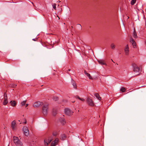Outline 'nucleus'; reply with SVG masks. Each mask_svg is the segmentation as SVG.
<instances>
[{
    "label": "nucleus",
    "instance_id": "nucleus-1",
    "mask_svg": "<svg viewBox=\"0 0 146 146\" xmlns=\"http://www.w3.org/2000/svg\"><path fill=\"white\" fill-rule=\"evenodd\" d=\"M13 141L15 145L17 146H22V143L18 137L14 136L13 137Z\"/></svg>",
    "mask_w": 146,
    "mask_h": 146
},
{
    "label": "nucleus",
    "instance_id": "nucleus-2",
    "mask_svg": "<svg viewBox=\"0 0 146 146\" xmlns=\"http://www.w3.org/2000/svg\"><path fill=\"white\" fill-rule=\"evenodd\" d=\"M48 106L47 105H44L42 107V112L44 115H46L48 112Z\"/></svg>",
    "mask_w": 146,
    "mask_h": 146
},
{
    "label": "nucleus",
    "instance_id": "nucleus-3",
    "mask_svg": "<svg viewBox=\"0 0 146 146\" xmlns=\"http://www.w3.org/2000/svg\"><path fill=\"white\" fill-rule=\"evenodd\" d=\"M65 113L68 115L70 116L73 114V112L69 109L66 108L64 110Z\"/></svg>",
    "mask_w": 146,
    "mask_h": 146
},
{
    "label": "nucleus",
    "instance_id": "nucleus-4",
    "mask_svg": "<svg viewBox=\"0 0 146 146\" xmlns=\"http://www.w3.org/2000/svg\"><path fill=\"white\" fill-rule=\"evenodd\" d=\"M23 131L24 134L26 136H28L29 133L28 128L26 126H24L23 128Z\"/></svg>",
    "mask_w": 146,
    "mask_h": 146
},
{
    "label": "nucleus",
    "instance_id": "nucleus-5",
    "mask_svg": "<svg viewBox=\"0 0 146 146\" xmlns=\"http://www.w3.org/2000/svg\"><path fill=\"white\" fill-rule=\"evenodd\" d=\"M42 104L43 103L42 102H36L33 103V105L34 107L37 108L41 106Z\"/></svg>",
    "mask_w": 146,
    "mask_h": 146
},
{
    "label": "nucleus",
    "instance_id": "nucleus-6",
    "mask_svg": "<svg viewBox=\"0 0 146 146\" xmlns=\"http://www.w3.org/2000/svg\"><path fill=\"white\" fill-rule=\"evenodd\" d=\"M86 101L89 105L91 106H94V104L91 99L88 98L87 99Z\"/></svg>",
    "mask_w": 146,
    "mask_h": 146
},
{
    "label": "nucleus",
    "instance_id": "nucleus-7",
    "mask_svg": "<svg viewBox=\"0 0 146 146\" xmlns=\"http://www.w3.org/2000/svg\"><path fill=\"white\" fill-rule=\"evenodd\" d=\"M52 140L51 138H48L44 140V144L45 145H47Z\"/></svg>",
    "mask_w": 146,
    "mask_h": 146
},
{
    "label": "nucleus",
    "instance_id": "nucleus-8",
    "mask_svg": "<svg viewBox=\"0 0 146 146\" xmlns=\"http://www.w3.org/2000/svg\"><path fill=\"white\" fill-rule=\"evenodd\" d=\"M11 127L13 130H15L16 128V122L14 120L11 122Z\"/></svg>",
    "mask_w": 146,
    "mask_h": 146
},
{
    "label": "nucleus",
    "instance_id": "nucleus-9",
    "mask_svg": "<svg viewBox=\"0 0 146 146\" xmlns=\"http://www.w3.org/2000/svg\"><path fill=\"white\" fill-rule=\"evenodd\" d=\"M124 51L125 54L127 55L129 54V48L128 45H127L124 48Z\"/></svg>",
    "mask_w": 146,
    "mask_h": 146
},
{
    "label": "nucleus",
    "instance_id": "nucleus-10",
    "mask_svg": "<svg viewBox=\"0 0 146 146\" xmlns=\"http://www.w3.org/2000/svg\"><path fill=\"white\" fill-rule=\"evenodd\" d=\"M133 71L136 72H138L139 71V68L137 67V66L135 64H133Z\"/></svg>",
    "mask_w": 146,
    "mask_h": 146
},
{
    "label": "nucleus",
    "instance_id": "nucleus-11",
    "mask_svg": "<svg viewBox=\"0 0 146 146\" xmlns=\"http://www.w3.org/2000/svg\"><path fill=\"white\" fill-rule=\"evenodd\" d=\"M4 100L3 102V104L4 105H6L8 103V101L7 100V94L5 93L4 94Z\"/></svg>",
    "mask_w": 146,
    "mask_h": 146
},
{
    "label": "nucleus",
    "instance_id": "nucleus-12",
    "mask_svg": "<svg viewBox=\"0 0 146 146\" xmlns=\"http://www.w3.org/2000/svg\"><path fill=\"white\" fill-rule=\"evenodd\" d=\"M130 41L132 43L133 47L135 48L136 47V44L134 40L132 38H131L130 39Z\"/></svg>",
    "mask_w": 146,
    "mask_h": 146
},
{
    "label": "nucleus",
    "instance_id": "nucleus-13",
    "mask_svg": "<svg viewBox=\"0 0 146 146\" xmlns=\"http://www.w3.org/2000/svg\"><path fill=\"white\" fill-rule=\"evenodd\" d=\"M58 139L57 138H56L55 139V140L53 141L51 144V146H55V145H56L57 143L58 142Z\"/></svg>",
    "mask_w": 146,
    "mask_h": 146
},
{
    "label": "nucleus",
    "instance_id": "nucleus-14",
    "mask_svg": "<svg viewBox=\"0 0 146 146\" xmlns=\"http://www.w3.org/2000/svg\"><path fill=\"white\" fill-rule=\"evenodd\" d=\"M98 62L99 63L102 65H106V64L105 62L104 61V60H98Z\"/></svg>",
    "mask_w": 146,
    "mask_h": 146
},
{
    "label": "nucleus",
    "instance_id": "nucleus-15",
    "mask_svg": "<svg viewBox=\"0 0 146 146\" xmlns=\"http://www.w3.org/2000/svg\"><path fill=\"white\" fill-rule=\"evenodd\" d=\"M11 105L13 107L15 106L16 104V103L15 101H11L10 102Z\"/></svg>",
    "mask_w": 146,
    "mask_h": 146
},
{
    "label": "nucleus",
    "instance_id": "nucleus-16",
    "mask_svg": "<svg viewBox=\"0 0 146 146\" xmlns=\"http://www.w3.org/2000/svg\"><path fill=\"white\" fill-rule=\"evenodd\" d=\"M133 37L135 38H137V33L135 29H134L133 33Z\"/></svg>",
    "mask_w": 146,
    "mask_h": 146
},
{
    "label": "nucleus",
    "instance_id": "nucleus-17",
    "mask_svg": "<svg viewBox=\"0 0 146 146\" xmlns=\"http://www.w3.org/2000/svg\"><path fill=\"white\" fill-rule=\"evenodd\" d=\"M95 95L96 97L98 100H100L101 99V98L100 97L98 93H96Z\"/></svg>",
    "mask_w": 146,
    "mask_h": 146
},
{
    "label": "nucleus",
    "instance_id": "nucleus-18",
    "mask_svg": "<svg viewBox=\"0 0 146 146\" xmlns=\"http://www.w3.org/2000/svg\"><path fill=\"white\" fill-rule=\"evenodd\" d=\"M72 85L73 86L74 88L76 89L77 88V86L76 85V83L74 82V81H72Z\"/></svg>",
    "mask_w": 146,
    "mask_h": 146
},
{
    "label": "nucleus",
    "instance_id": "nucleus-19",
    "mask_svg": "<svg viewBox=\"0 0 146 146\" xmlns=\"http://www.w3.org/2000/svg\"><path fill=\"white\" fill-rule=\"evenodd\" d=\"M60 120L61 123L63 124H64L65 123V120L64 118H61Z\"/></svg>",
    "mask_w": 146,
    "mask_h": 146
},
{
    "label": "nucleus",
    "instance_id": "nucleus-20",
    "mask_svg": "<svg viewBox=\"0 0 146 146\" xmlns=\"http://www.w3.org/2000/svg\"><path fill=\"white\" fill-rule=\"evenodd\" d=\"M66 137V135L64 134H63L61 135V138L63 140H64Z\"/></svg>",
    "mask_w": 146,
    "mask_h": 146
},
{
    "label": "nucleus",
    "instance_id": "nucleus-21",
    "mask_svg": "<svg viewBox=\"0 0 146 146\" xmlns=\"http://www.w3.org/2000/svg\"><path fill=\"white\" fill-rule=\"evenodd\" d=\"M76 98H78L79 100H81V101H84V99L82 98H80L78 96H76Z\"/></svg>",
    "mask_w": 146,
    "mask_h": 146
},
{
    "label": "nucleus",
    "instance_id": "nucleus-22",
    "mask_svg": "<svg viewBox=\"0 0 146 146\" xmlns=\"http://www.w3.org/2000/svg\"><path fill=\"white\" fill-rule=\"evenodd\" d=\"M86 75L90 79H92V77L90 76V74L86 72Z\"/></svg>",
    "mask_w": 146,
    "mask_h": 146
},
{
    "label": "nucleus",
    "instance_id": "nucleus-23",
    "mask_svg": "<svg viewBox=\"0 0 146 146\" xmlns=\"http://www.w3.org/2000/svg\"><path fill=\"white\" fill-rule=\"evenodd\" d=\"M26 100L23 101L21 103V106H23L26 103Z\"/></svg>",
    "mask_w": 146,
    "mask_h": 146
},
{
    "label": "nucleus",
    "instance_id": "nucleus-24",
    "mask_svg": "<svg viewBox=\"0 0 146 146\" xmlns=\"http://www.w3.org/2000/svg\"><path fill=\"white\" fill-rule=\"evenodd\" d=\"M111 47L112 49H113L115 48V45L113 43H112L111 45Z\"/></svg>",
    "mask_w": 146,
    "mask_h": 146
},
{
    "label": "nucleus",
    "instance_id": "nucleus-25",
    "mask_svg": "<svg viewBox=\"0 0 146 146\" xmlns=\"http://www.w3.org/2000/svg\"><path fill=\"white\" fill-rule=\"evenodd\" d=\"M136 0H132L131 2V4L133 5L135 3Z\"/></svg>",
    "mask_w": 146,
    "mask_h": 146
},
{
    "label": "nucleus",
    "instance_id": "nucleus-26",
    "mask_svg": "<svg viewBox=\"0 0 146 146\" xmlns=\"http://www.w3.org/2000/svg\"><path fill=\"white\" fill-rule=\"evenodd\" d=\"M120 90L121 92H124L125 90V89L124 88L122 87L121 89Z\"/></svg>",
    "mask_w": 146,
    "mask_h": 146
},
{
    "label": "nucleus",
    "instance_id": "nucleus-27",
    "mask_svg": "<svg viewBox=\"0 0 146 146\" xmlns=\"http://www.w3.org/2000/svg\"><path fill=\"white\" fill-rule=\"evenodd\" d=\"M52 6L53 7V8L55 9V10L56 9V4L55 3L53 4L52 5Z\"/></svg>",
    "mask_w": 146,
    "mask_h": 146
},
{
    "label": "nucleus",
    "instance_id": "nucleus-28",
    "mask_svg": "<svg viewBox=\"0 0 146 146\" xmlns=\"http://www.w3.org/2000/svg\"><path fill=\"white\" fill-rule=\"evenodd\" d=\"M63 102H64V104H65V103H66L67 102V101L66 100H63Z\"/></svg>",
    "mask_w": 146,
    "mask_h": 146
},
{
    "label": "nucleus",
    "instance_id": "nucleus-29",
    "mask_svg": "<svg viewBox=\"0 0 146 146\" xmlns=\"http://www.w3.org/2000/svg\"><path fill=\"white\" fill-rule=\"evenodd\" d=\"M57 133L56 132L53 133V135L54 136H55L56 135Z\"/></svg>",
    "mask_w": 146,
    "mask_h": 146
},
{
    "label": "nucleus",
    "instance_id": "nucleus-30",
    "mask_svg": "<svg viewBox=\"0 0 146 146\" xmlns=\"http://www.w3.org/2000/svg\"><path fill=\"white\" fill-rule=\"evenodd\" d=\"M16 85H15V84H13V87H14L16 86Z\"/></svg>",
    "mask_w": 146,
    "mask_h": 146
},
{
    "label": "nucleus",
    "instance_id": "nucleus-31",
    "mask_svg": "<svg viewBox=\"0 0 146 146\" xmlns=\"http://www.w3.org/2000/svg\"><path fill=\"white\" fill-rule=\"evenodd\" d=\"M56 113H53V114L54 115H55L56 114Z\"/></svg>",
    "mask_w": 146,
    "mask_h": 146
},
{
    "label": "nucleus",
    "instance_id": "nucleus-32",
    "mask_svg": "<svg viewBox=\"0 0 146 146\" xmlns=\"http://www.w3.org/2000/svg\"><path fill=\"white\" fill-rule=\"evenodd\" d=\"M28 104H26V107H27L28 106Z\"/></svg>",
    "mask_w": 146,
    "mask_h": 146
},
{
    "label": "nucleus",
    "instance_id": "nucleus-33",
    "mask_svg": "<svg viewBox=\"0 0 146 146\" xmlns=\"http://www.w3.org/2000/svg\"><path fill=\"white\" fill-rule=\"evenodd\" d=\"M60 1H58L57 2H58V3H60Z\"/></svg>",
    "mask_w": 146,
    "mask_h": 146
},
{
    "label": "nucleus",
    "instance_id": "nucleus-34",
    "mask_svg": "<svg viewBox=\"0 0 146 146\" xmlns=\"http://www.w3.org/2000/svg\"><path fill=\"white\" fill-rule=\"evenodd\" d=\"M24 123H26V120L24 122Z\"/></svg>",
    "mask_w": 146,
    "mask_h": 146
},
{
    "label": "nucleus",
    "instance_id": "nucleus-35",
    "mask_svg": "<svg viewBox=\"0 0 146 146\" xmlns=\"http://www.w3.org/2000/svg\"><path fill=\"white\" fill-rule=\"evenodd\" d=\"M86 72L85 71H84V73L86 75Z\"/></svg>",
    "mask_w": 146,
    "mask_h": 146
},
{
    "label": "nucleus",
    "instance_id": "nucleus-36",
    "mask_svg": "<svg viewBox=\"0 0 146 146\" xmlns=\"http://www.w3.org/2000/svg\"><path fill=\"white\" fill-rule=\"evenodd\" d=\"M78 25H79V26H80V27H81V25H80L79 24H78Z\"/></svg>",
    "mask_w": 146,
    "mask_h": 146
},
{
    "label": "nucleus",
    "instance_id": "nucleus-37",
    "mask_svg": "<svg viewBox=\"0 0 146 146\" xmlns=\"http://www.w3.org/2000/svg\"><path fill=\"white\" fill-rule=\"evenodd\" d=\"M33 40H34V41H35V39H34H34H33Z\"/></svg>",
    "mask_w": 146,
    "mask_h": 146
},
{
    "label": "nucleus",
    "instance_id": "nucleus-38",
    "mask_svg": "<svg viewBox=\"0 0 146 146\" xmlns=\"http://www.w3.org/2000/svg\"><path fill=\"white\" fill-rule=\"evenodd\" d=\"M111 61H112L114 63V62H113V60L112 59H111Z\"/></svg>",
    "mask_w": 146,
    "mask_h": 146
},
{
    "label": "nucleus",
    "instance_id": "nucleus-39",
    "mask_svg": "<svg viewBox=\"0 0 146 146\" xmlns=\"http://www.w3.org/2000/svg\"><path fill=\"white\" fill-rule=\"evenodd\" d=\"M57 17L58 18V19H60V18H59V17H58V15H57Z\"/></svg>",
    "mask_w": 146,
    "mask_h": 146
},
{
    "label": "nucleus",
    "instance_id": "nucleus-40",
    "mask_svg": "<svg viewBox=\"0 0 146 146\" xmlns=\"http://www.w3.org/2000/svg\"><path fill=\"white\" fill-rule=\"evenodd\" d=\"M145 44H146V40L145 41Z\"/></svg>",
    "mask_w": 146,
    "mask_h": 146
},
{
    "label": "nucleus",
    "instance_id": "nucleus-41",
    "mask_svg": "<svg viewBox=\"0 0 146 146\" xmlns=\"http://www.w3.org/2000/svg\"><path fill=\"white\" fill-rule=\"evenodd\" d=\"M75 102V101H73V103H74V102Z\"/></svg>",
    "mask_w": 146,
    "mask_h": 146
}]
</instances>
